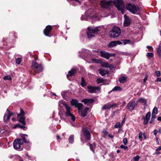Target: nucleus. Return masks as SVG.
I'll return each mask as SVG.
<instances>
[{
	"label": "nucleus",
	"instance_id": "nucleus-51",
	"mask_svg": "<svg viewBox=\"0 0 161 161\" xmlns=\"http://www.w3.org/2000/svg\"><path fill=\"white\" fill-rule=\"evenodd\" d=\"M158 130H154L153 131V132H154V134L155 136H156V135H157V134L158 133Z\"/></svg>",
	"mask_w": 161,
	"mask_h": 161
},
{
	"label": "nucleus",
	"instance_id": "nucleus-16",
	"mask_svg": "<svg viewBox=\"0 0 161 161\" xmlns=\"http://www.w3.org/2000/svg\"><path fill=\"white\" fill-rule=\"evenodd\" d=\"M82 131L86 139L87 140L90 139L91 137V135L89 131L87 129V128L86 127H83L82 129Z\"/></svg>",
	"mask_w": 161,
	"mask_h": 161
},
{
	"label": "nucleus",
	"instance_id": "nucleus-12",
	"mask_svg": "<svg viewBox=\"0 0 161 161\" xmlns=\"http://www.w3.org/2000/svg\"><path fill=\"white\" fill-rule=\"evenodd\" d=\"M117 105L116 103H108L105 104L102 108L103 110L109 109L110 108H115Z\"/></svg>",
	"mask_w": 161,
	"mask_h": 161
},
{
	"label": "nucleus",
	"instance_id": "nucleus-42",
	"mask_svg": "<svg viewBox=\"0 0 161 161\" xmlns=\"http://www.w3.org/2000/svg\"><path fill=\"white\" fill-rule=\"evenodd\" d=\"M3 79L4 80H11V78L10 76L9 75L6 76Z\"/></svg>",
	"mask_w": 161,
	"mask_h": 161
},
{
	"label": "nucleus",
	"instance_id": "nucleus-2",
	"mask_svg": "<svg viewBox=\"0 0 161 161\" xmlns=\"http://www.w3.org/2000/svg\"><path fill=\"white\" fill-rule=\"evenodd\" d=\"M31 67L34 72L37 73H39L43 70V67L42 64L37 63L35 61L32 62Z\"/></svg>",
	"mask_w": 161,
	"mask_h": 161
},
{
	"label": "nucleus",
	"instance_id": "nucleus-52",
	"mask_svg": "<svg viewBox=\"0 0 161 161\" xmlns=\"http://www.w3.org/2000/svg\"><path fill=\"white\" fill-rule=\"evenodd\" d=\"M116 42V44H122V43L120 42L119 41H115Z\"/></svg>",
	"mask_w": 161,
	"mask_h": 161
},
{
	"label": "nucleus",
	"instance_id": "nucleus-38",
	"mask_svg": "<svg viewBox=\"0 0 161 161\" xmlns=\"http://www.w3.org/2000/svg\"><path fill=\"white\" fill-rule=\"evenodd\" d=\"M161 150V146L158 147L157 149H156V154L157 155H158L160 154V153L158 151Z\"/></svg>",
	"mask_w": 161,
	"mask_h": 161
},
{
	"label": "nucleus",
	"instance_id": "nucleus-22",
	"mask_svg": "<svg viewBox=\"0 0 161 161\" xmlns=\"http://www.w3.org/2000/svg\"><path fill=\"white\" fill-rule=\"evenodd\" d=\"M21 136L24 142L25 143H29V141L28 140H27L26 137H28V135L25 134H22L21 135Z\"/></svg>",
	"mask_w": 161,
	"mask_h": 161
},
{
	"label": "nucleus",
	"instance_id": "nucleus-37",
	"mask_svg": "<svg viewBox=\"0 0 161 161\" xmlns=\"http://www.w3.org/2000/svg\"><path fill=\"white\" fill-rule=\"evenodd\" d=\"M143 134L142 132H140L138 135V137L140 139L141 141H142V136H143Z\"/></svg>",
	"mask_w": 161,
	"mask_h": 161
},
{
	"label": "nucleus",
	"instance_id": "nucleus-17",
	"mask_svg": "<svg viewBox=\"0 0 161 161\" xmlns=\"http://www.w3.org/2000/svg\"><path fill=\"white\" fill-rule=\"evenodd\" d=\"M124 25L125 27L128 26L131 23V19L128 16H126V14L124 15Z\"/></svg>",
	"mask_w": 161,
	"mask_h": 161
},
{
	"label": "nucleus",
	"instance_id": "nucleus-57",
	"mask_svg": "<svg viewBox=\"0 0 161 161\" xmlns=\"http://www.w3.org/2000/svg\"><path fill=\"white\" fill-rule=\"evenodd\" d=\"M157 120L159 121H161V117H158L157 118Z\"/></svg>",
	"mask_w": 161,
	"mask_h": 161
},
{
	"label": "nucleus",
	"instance_id": "nucleus-46",
	"mask_svg": "<svg viewBox=\"0 0 161 161\" xmlns=\"http://www.w3.org/2000/svg\"><path fill=\"white\" fill-rule=\"evenodd\" d=\"M123 41L124 45H125L127 43H129L130 42L129 40H123Z\"/></svg>",
	"mask_w": 161,
	"mask_h": 161
},
{
	"label": "nucleus",
	"instance_id": "nucleus-64",
	"mask_svg": "<svg viewBox=\"0 0 161 161\" xmlns=\"http://www.w3.org/2000/svg\"><path fill=\"white\" fill-rule=\"evenodd\" d=\"M151 120L153 122L154 121V119H152V118H151Z\"/></svg>",
	"mask_w": 161,
	"mask_h": 161
},
{
	"label": "nucleus",
	"instance_id": "nucleus-54",
	"mask_svg": "<svg viewBox=\"0 0 161 161\" xmlns=\"http://www.w3.org/2000/svg\"><path fill=\"white\" fill-rule=\"evenodd\" d=\"M125 119H124L121 122V125H122V126L123 125V124L125 123Z\"/></svg>",
	"mask_w": 161,
	"mask_h": 161
},
{
	"label": "nucleus",
	"instance_id": "nucleus-8",
	"mask_svg": "<svg viewBox=\"0 0 161 161\" xmlns=\"http://www.w3.org/2000/svg\"><path fill=\"white\" fill-rule=\"evenodd\" d=\"M87 88L88 92L91 93H97L100 91V90L99 87L92 86H88Z\"/></svg>",
	"mask_w": 161,
	"mask_h": 161
},
{
	"label": "nucleus",
	"instance_id": "nucleus-60",
	"mask_svg": "<svg viewBox=\"0 0 161 161\" xmlns=\"http://www.w3.org/2000/svg\"><path fill=\"white\" fill-rule=\"evenodd\" d=\"M108 136L111 138H113L114 137V136L113 135H109Z\"/></svg>",
	"mask_w": 161,
	"mask_h": 161
},
{
	"label": "nucleus",
	"instance_id": "nucleus-5",
	"mask_svg": "<svg viewBox=\"0 0 161 161\" xmlns=\"http://www.w3.org/2000/svg\"><path fill=\"white\" fill-rule=\"evenodd\" d=\"M114 5L119 10H120L122 14L124 13V8L125 4L122 0L117 1L114 2Z\"/></svg>",
	"mask_w": 161,
	"mask_h": 161
},
{
	"label": "nucleus",
	"instance_id": "nucleus-45",
	"mask_svg": "<svg viewBox=\"0 0 161 161\" xmlns=\"http://www.w3.org/2000/svg\"><path fill=\"white\" fill-rule=\"evenodd\" d=\"M123 142L124 145H126L128 142L127 139L126 138H124L123 140Z\"/></svg>",
	"mask_w": 161,
	"mask_h": 161
},
{
	"label": "nucleus",
	"instance_id": "nucleus-58",
	"mask_svg": "<svg viewBox=\"0 0 161 161\" xmlns=\"http://www.w3.org/2000/svg\"><path fill=\"white\" fill-rule=\"evenodd\" d=\"M56 136L57 140H58L60 138V137L59 135H57Z\"/></svg>",
	"mask_w": 161,
	"mask_h": 161
},
{
	"label": "nucleus",
	"instance_id": "nucleus-55",
	"mask_svg": "<svg viewBox=\"0 0 161 161\" xmlns=\"http://www.w3.org/2000/svg\"><path fill=\"white\" fill-rule=\"evenodd\" d=\"M157 81L161 82V77L160 78H158L157 79Z\"/></svg>",
	"mask_w": 161,
	"mask_h": 161
},
{
	"label": "nucleus",
	"instance_id": "nucleus-9",
	"mask_svg": "<svg viewBox=\"0 0 161 161\" xmlns=\"http://www.w3.org/2000/svg\"><path fill=\"white\" fill-rule=\"evenodd\" d=\"M66 111L65 112V115L68 116H70L71 117V120L73 121H75V116L70 112V108L66 104L64 105Z\"/></svg>",
	"mask_w": 161,
	"mask_h": 161
},
{
	"label": "nucleus",
	"instance_id": "nucleus-14",
	"mask_svg": "<svg viewBox=\"0 0 161 161\" xmlns=\"http://www.w3.org/2000/svg\"><path fill=\"white\" fill-rule=\"evenodd\" d=\"M136 105L135 101H130L126 106V107L129 110L132 111L134 109Z\"/></svg>",
	"mask_w": 161,
	"mask_h": 161
},
{
	"label": "nucleus",
	"instance_id": "nucleus-61",
	"mask_svg": "<svg viewBox=\"0 0 161 161\" xmlns=\"http://www.w3.org/2000/svg\"><path fill=\"white\" fill-rule=\"evenodd\" d=\"M4 132V130H1L0 131V133H3Z\"/></svg>",
	"mask_w": 161,
	"mask_h": 161
},
{
	"label": "nucleus",
	"instance_id": "nucleus-19",
	"mask_svg": "<svg viewBox=\"0 0 161 161\" xmlns=\"http://www.w3.org/2000/svg\"><path fill=\"white\" fill-rule=\"evenodd\" d=\"M82 108L80 109V111L79 110V112L80 114V115L83 117H84L86 116L87 112L89 110V108H86L84 110H82Z\"/></svg>",
	"mask_w": 161,
	"mask_h": 161
},
{
	"label": "nucleus",
	"instance_id": "nucleus-4",
	"mask_svg": "<svg viewBox=\"0 0 161 161\" xmlns=\"http://www.w3.org/2000/svg\"><path fill=\"white\" fill-rule=\"evenodd\" d=\"M121 33V30L118 27H114L111 31L109 32L110 37L115 38L118 37Z\"/></svg>",
	"mask_w": 161,
	"mask_h": 161
},
{
	"label": "nucleus",
	"instance_id": "nucleus-41",
	"mask_svg": "<svg viewBox=\"0 0 161 161\" xmlns=\"http://www.w3.org/2000/svg\"><path fill=\"white\" fill-rule=\"evenodd\" d=\"M16 62L17 64H19L21 61V58H17L16 59Z\"/></svg>",
	"mask_w": 161,
	"mask_h": 161
},
{
	"label": "nucleus",
	"instance_id": "nucleus-30",
	"mask_svg": "<svg viewBox=\"0 0 161 161\" xmlns=\"http://www.w3.org/2000/svg\"><path fill=\"white\" fill-rule=\"evenodd\" d=\"M74 136L73 135H70L69 138V141L70 143H72L74 141Z\"/></svg>",
	"mask_w": 161,
	"mask_h": 161
},
{
	"label": "nucleus",
	"instance_id": "nucleus-56",
	"mask_svg": "<svg viewBox=\"0 0 161 161\" xmlns=\"http://www.w3.org/2000/svg\"><path fill=\"white\" fill-rule=\"evenodd\" d=\"M147 48L148 49H153V47H152L150 46H147Z\"/></svg>",
	"mask_w": 161,
	"mask_h": 161
},
{
	"label": "nucleus",
	"instance_id": "nucleus-10",
	"mask_svg": "<svg viewBox=\"0 0 161 161\" xmlns=\"http://www.w3.org/2000/svg\"><path fill=\"white\" fill-rule=\"evenodd\" d=\"M71 104L73 106H75L79 111L80 109L83 108V104L81 103H78V101L76 99H73L71 102Z\"/></svg>",
	"mask_w": 161,
	"mask_h": 161
},
{
	"label": "nucleus",
	"instance_id": "nucleus-62",
	"mask_svg": "<svg viewBox=\"0 0 161 161\" xmlns=\"http://www.w3.org/2000/svg\"><path fill=\"white\" fill-rule=\"evenodd\" d=\"M147 106V104H144V106L143 107L145 109L146 108Z\"/></svg>",
	"mask_w": 161,
	"mask_h": 161
},
{
	"label": "nucleus",
	"instance_id": "nucleus-20",
	"mask_svg": "<svg viewBox=\"0 0 161 161\" xmlns=\"http://www.w3.org/2000/svg\"><path fill=\"white\" fill-rule=\"evenodd\" d=\"M100 56L102 57L107 59H108L111 56V55L110 54L105 51H100Z\"/></svg>",
	"mask_w": 161,
	"mask_h": 161
},
{
	"label": "nucleus",
	"instance_id": "nucleus-48",
	"mask_svg": "<svg viewBox=\"0 0 161 161\" xmlns=\"http://www.w3.org/2000/svg\"><path fill=\"white\" fill-rule=\"evenodd\" d=\"M20 126L19 124H16L14 125V126L13 127V128L14 129H16L18 127L19 128V126Z\"/></svg>",
	"mask_w": 161,
	"mask_h": 161
},
{
	"label": "nucleus",
	"instance_id": "nucleus-35",
	"mask_svg": "<svg viewBox=\"0 0 161 161\" xmlns=\"http://www.w3.org/2000/svg\"><path fill=\"white\" fill-rule=\"evenodd\" d=\"M158 114V108L157 107H155L153 108L152 111V114Z\"/></svg>",
	"mask_w": 161,
	"mask_h": 161
},
{
	"label": "nucleus",
	"instance_id": "nucleus-28",
	"mask_svg": "<svg viewBox=\"0 0 161 161\" xmlns=\"http://www.w3.org/2000/svg\"><path fill=\"white\" fill-rule=\"evenodd\" d=\"M98 71L99 72L100 74L102 76H104L107 73L106 71L105 70H104L103 69H99Z\"/></svg>",
	"mask_w": 161,
	"mask_h": 161
},
{
	"label": "nucleus",
	"instance_id": "nucleus-34",
	"mask_svg": "<svg viewBox=\"0 0 161 161\" xmlns=\"http://www.w3.org/2000/svg\"><path fill=\"white\" fill-rule=\"evenodd\" d=\"M88 144L90 147V150L92 151L93 152H94V150H93V148L95 147V145L92 144L90 143H88Z\"/></svg>",
	"mask_w": 161,
	"mask_h": 161
},
{
	"label": "nucleus",
	"instance_id": "nucleus-44",
	"mask_svg": "<svg viewBox=\"0 0 161 161\" xmlns=\"http://www.w3.org/2000/svg\"><path fill=\"white\" fill-rule=\"evenodd\" d=\"M140 157L139 155H136L133 158V159L135 161H138Z\"/></svg>",
	"mask_w": 161,
	"mask_h": 161
},
{
	"label": "nucleus",
	"instance_id": "nucleus-25",
	"mask_svg": "<svg viewBox=\"0 0 161 161\" xmlns=\"http://www.w3.org/2000/svg\"><path fill=\"white\" fill-rule=\"evenodd\" d=\"M127 79V77L121 76L119 77V81L120 83H124L126 80Z\"/></svg>",
	"mask_w": 161,
	"mask_h": 161
},
{
	"label": "nucleus",
	"instance_id": "nucleus-36",
	"mask_svg": "<svg viewBox=\"0 0 161 161\" xmlns=\"http://www.w3.org/2000/svg\"><path fill=\"white\" fill-rule=\"evenodd\" d=\"M158 53L159 56H161V43H160L159 45L158 50Z\"/></svg>",
	"mask_w": 161,
	"mask_h": 161
},
{
	"label": "nucleus",
	"instance_id": "nucleus-59",
	"mask_svg": "<svg viewBox=\"0 0 161 161\" xmlns=\"http://www.w3.org/2000/svg\"><path fill=\"white\" fill-rule=\"evenodd\" d=\"M158 132L160 133H161V127L158 130Z\"/></svg>",
	"mask_w": 161,
	"mask_h": 161
},
{
	"label": "nucleus",
	"instance_id": "nucleus-50",
	"mask_svg": "<svg viewBox=\"0 0 161 161\" xmlns=\"http://www.w3.org/2000/svg\"><path fill=\"white\" fill-rule=\"evenodd\" d=\"M156 114H152L151 118H152V119H155L156 118Z\"/></svg>",
	"mask_w": 161,
	"mask_h": 161
},
{
	"label": "nucleus",
	"instance_id": "nucleus-6",
	"mask_svg": "<svg viewBox=\"0 0 161 161\" xmlns=\"http://www.w3.org/2000/svg\"><path fill=\"white\" fill-rule=\"evenodd\" d=\"M100 5L102 8L110 9L112 6V1H100Z\"/></svg>",
	"mask_w": 161,
	"mask_h": 161
},
{
	"label": "nucleus",
	"instance_id": "nucleus-18",
	"mask_svg": "<svg viewBox=\"0 0 161 161\" xmlns=\"http://www.w3.org/2000/svg\"><path fill=\"white\" fill-rule=\"evenodd\" d=\"M52 29V28L51 26L49 25L47 26L44 31V33L45 35L46 36H49V34Z\"/></svg>",
	"mask_w": 161,
	"mask_h": 161
},
{
	"label": "nucleus",
	"instance_id": "nucleus-7",
	"mask_svg": "<svg viewBox=\"0 0 161 161\" xmlns=\"http://www.w3.org/2000/svg\"><path fill=\"white\" fill-rule=\"evenodd\" d=\"M23 143V142L20 138L15 139L13 142V146L14 148L17 149L20 148V146Z\"/></svg>",
	"mask_w": 161,
	"mask_h": 161
},
{
	"label": "nucleus",
	"instance_id": "nucleus-32",
	"mask_svg": "<svg viewBox=\"0 0 161 161\" xmlns=\"http://www.w3.org/2000/svg\"><path fill=\"white\" fill-rule=\"evenodd\" d=\"M87 37L89 39H91L92 38L95 36L94 34L87 32Z\"/></svg>",
	"mask_w": 161,
	"mask_h": 161
},
{
	"label": "nucleus",
	"instance_id": "nucleus-33",
	"mask_svg": "<svg viewBox=\"0 0 161 161\" xmlns=\"http://www.w3.org/2000/svg\"><path fill=\"white\" fill-rule=\"evenodd\" d=\"M122 126V125H121L119 122H118L115 125L114 127L115 128H121Z\"/></svg>",
	"mask_w": 161,
	"mask_h": 161
},
{
	"label": "nucleus",
	"instance_id": "nucleus-26",
	"mask_svg": "<svg viewBox=\"0 0 161 161\" xmlns=\"http://www.w3.org/2000/svg\"><path fill=\"white\" fill-rule=\"evenodd\" d=\"M116 45V41H112L108 45V47H112Z\"/></svg>",
	"mask_w": 161,
	"mask_h": 161
},
{
	"label": "nucleus",
	"instance_id": "nucleus-27",
	"mask_svg": "<svg viewBox=\"0 0 161 161\" xmlns=\"http://www.w3.org/2000/svg\"><path fill=\"white\" fill-rule=\"evenodd\" d=\"M87 84V82H86V80L84 79L83 77L81 78V82L80 83V85L82 87H83L84 86H86Z\"/></svg>",
	"mask_w": 161,
	"mask_h": 161
},
{
	"label": "nucleus",
	"instance_id": "nucleus-31",
	"mask_svg": "<svg viewBox=\"0 0 161 161\" xmlns=\"http://www.w3.org/2000/svg\"><path fill=\"white\" fill-rule=\"evenodd\" d=\"M122 89L119 86H115L112 89V91H120Z\"/></svg>",
	"mask_w": 161,
	"mask_h": 161
},
{
	"label": "nucleus",
	"instance_id": "nucleus-21",
	"mask_svg": "<svg viewBox=\"0 0 161 161\" xmlns=\"http://www.w3.org/2000/svg\"><path fill=\"white\" fill-rule=\"evenodd\" d=\"M102 66L104 67L109 68L110 69H112L114 67L111 64H110L107 62H103L102 64Z\"/></svg>",
	"mask_w": 161,
	"mask_h": 161
},
{
	"label": "nucleus",
	"instance_id": "nucleus-23",
	"mask_svg": "<svg viewBox=\"0 0 161 161\" xmlns=\"http://www.w3.org/2000/svg\"><path fill=\"white\" fill-rule=\"evenodd\" d=\"M76 71L77 70L75 69H72L69 71V74L67 75V77H68L74 75L76 73Z\"/></svg>",
	"mask_w": 161,
	"mask_h": 161
},
{
	"label": "nucleus",
	"instance_id": "nucleus-47",
	"mask_svg": "<svg viewBox=\"0 0 161 161\" xmlns=\"http://www.w3.org/2000/svg\"><path fill=\"white\" fill-rule=\"evenodd\" d=\"M155 74H156V75L158 76V77H159L161 75V73L159 71H155Z\"/></svg>",
	"mask_w": 161,
	"mask_h": 161
},
{
	"label": "nucleus",
	"instance_id": "nucleus-13",
	"mask_svg": "<svg viewBox=\"0 0 161 161\" xmlns=\"http://www.w3.org/2000/svg\"><path fill=\"white\" fill-rule=\"evenodd\" d=\"M6 113L7 114H5L4 116L3 119L4 121L6 123L9 120L10 117L13 115L12 113H11L8 109H7Z\"/></svg>",
	"mask_w": 161,
	"mask_h": 161
},
{
	"label": "nucleus",
	"instance_id": "nucleus-11",
	"mask_svg": "<svg viewBox=\"0 0 161 161\" xmlns=\"http://www.w3.org/2000/svg\"><path fill=\"white\" fill-rule=\"evenodd\" d=\"M151 113L149 111L146 114L145 116H143L142 117L143 120V124L146 125L148 124V121L151 117Z\"/></svg>",
	"mask_w": 161,
	"mask_h": 161
},
{
	"label": "nucleus",
	"instance_id": "nucleus-1",
	"mask_svg": "<svg viewBox=\"0 0 161 161\" xmlns=\"http://www.w3.org/2000/svg\"><path fill=\"white\" fill-rule=\"evenodd\" d=\"M20 113L18 114L17 116L19 122L21 123L22 125L20 124L19 128L24 130L25 128V113L23 109L21 108H20Z\"/></svg>",
	"mask_w": 161,
	"mask_h": 161
},
{
	"label": "nucleus",
	"instance_id": "nucleus-40",
	"mask_svg": "<svg viewBox=\"0 0 161 161\" xmlns=\"http://www.w3.org/2000/svg\"><path fill=\"white\" fill-rule=\"evenodd\" d=\"M104 80L103 78H98L97 79V84L100 83H102L103 82Z\"/></svg>",
	"mask_w": 161,
	"mask_h": 161
},
{
	"label": "nucleus",
	"instance_id": "nucleus-43",
	"mask_svg": "<svg viewBox=\"0 0 161 161\" xmlns=\"http://www.w3.org/2000/svg\"><path fill=\"white\" fill-rule=\"evenodd\" d=\"M120 147L121 148L124 149V150H127V151L128 150V147L126 146H125L123 145H121Z\"/></svg>",
	"mask_w": 161,
	"mask_h": 161
},
{
	"label": "nucleus",
	"instance_id": "nucleus-53",
	"mask_svg": "<svg viewBox=\"0 0 161 161\" xmlns=\"http://www.w3.org/2000/svg\"><path fill=\"white\" fill-rule=\"evenodd\" d=\"M92 61L94 62L97 63H98L99 62H98L99 60H97L96 59H93Z\"/></svg>",
	"mask_w": 161,
	"mask_h": 161
},
{
	"label": "nucleus",
	"instance_id": "nucleus-15",
	"mask_svg": "<svg viewBox=\"0 0 161 161\" xmlns=\"http://www.w3.org/2000/svg\"><path fill=\"white\" fill-rule=\"evenodd\" d=\"M98 28V27H97L94 28L92 27H88L87 28L88 31L87 32L94 34L97 33L99 31Z\"/></svg>",
	"mask_w": 161,
	"mask_h": 161
},
{
	"label": "nucleus",
	"instance_id": "nucleus-63",
	"mask_svg": "<svg viewBox=\"0 0 161 161\" xmlns=\"http://www.w3.org/2000/svg\"><path fill=\"white\" fill-rule=\"evenodd\" d=\"M143 136H144V139H146V136H145V135H144V134H143Z\"/></svg>",
	"mask_w": 161,
	"mask_h": 161
},
{
	"label": "nucleus",
	"instance_id": "nucleus-3",
	"mask_svg": "<svg viewBox=\"0 0 161 161\" xmlns=\"http://www.w3.org/2000/svg\"><path fill=\"white\" fill-rule=\"evenodd\" d=\"M126 8L133 14H138L139 11L138 7L136 6L134 4L128 3L126 5Z\"/></svg>",
	"mask_w": 161,
	"mask_h": 161
},
{
	"label": "nucleus",
	"instance_id": "nucleus-29",
	"mask_svg": "<svg viewBox=\"0 0 161 161\" xmlns=\"http://www.w3.org/2000/svg\"><path fill=\"white\" fill-rule=\"evenodd\" d=\"M138 101L140 103L144 104H146L147 101L146 99L141 98L138 99Z\"/></svg>",
	"mask_w": 161,
	"mask_h": 161
},
{
	"label": "nucleus",
	"instance_id": "nucleus-39",
	"mask_svg": "<svg viewBox=\"0 0 161 161\" xmlns=\"http://www.w3.org/2000/svg\"><path fill=\"white\" fill-rule=\"evenodd\" d=\"M146 55L147 57L150 58L153 57V54L152 53H147Z\"/></svg>",
	"mask_w": 161,
	"mask_h": 161
},
{
	"label": "nucleus",
	"instance_id": "nucleus-24",
	"mask_svg": "<svg viewBox=\"0 0 161 161\" xmlns=\"http://www.w3.org/2000/svg\"><path fill=\"white\" fill-rule=\"evenodd\" d=\"M94 100L92 99H85L82 100V102H84L85 104L91 103L93 102Z\"/></svg>",
	"mask_w": 161,
	"mask_h": 161
},
{
	"label": "nucleus",
	"instance_id": "nucleus-49",
	"mask_svg": "<svg viewBox=\"0 0 161 161\" xmlns=\"http://www.w3.org/2000/svg\"><path fill=\"white\" fill-rule=\"evenodd\" d=\"M148 76L147 75H145V78L144 79H143V81L144 82H145L146 81V80H147V79H148Z\"/></svg>",
	"mask_w": 161,
	"mask_h": 161
}]
</instances>
